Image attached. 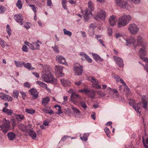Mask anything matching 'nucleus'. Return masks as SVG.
Returning <instances> with one entry per match:
<instances>
[{"mask_svg":"<svg viewBox=\"0 0 148 148\" xmlns=\"http://www.w3.org/2000/svg\"><path fill=\"white\" fill-rule=\"evenodd\" d=\"M6 31L8 35L10 36L11 35V29L8 24L6 26Z\"/></svg>","mask_w":148,"mask_h":148,"instance_id":"a18cd8bd","label":"nucleus"},{"mask_svg":"<svg viewBox=\"0 0 148 148\" xmlns=\"http://www.w3.org/2000/svg\"><path fill=\"white\" fill-rule=\"evenodd\" d=\"M95 115V112H92L91 115V117L92 118V119H93L94 120H95L96 119Z\"/></svg>","mask_w":148,"mask_h":148,"instance_id":"774afa93","label":"nucleus"},{"mask_svg":"<svg viewBox=\"0 0 148 148\" xmlns=\"http://www.w3.org/2000/svg\"><path fill=\"white\" fill-rule=\"evenodd\" d=\"M97 93L100 97H102L106 95V94L101 90L97 91Z\"/></svg>","mask_w":148,"mask_h":148,"instance_id":"49530a36","label":"nucleus"},{"mask_svg":"<svg viewBox=\"0 0 148 148\" xmlns=\"http://www.w3.org/2000/svg\"><path fill=\"white\" fill-rule=\"evenodd\" d=\"M79 55L82 56V58H81L82 60H83L84 59L83 58H84L85 59L86 58V57L88 56L85 53L83 52H80L79 53Z\"/></svg>","mask_w":148,"mask_h":148,"instance_id":"de8ad7c7","label":"nucleus"},{"mask_svg":"<svg viewBox=\"0 0 148 148\" xmlns=\"http://www.w3.org/2000/svg\"><path fill=\"white\" fill-rule=\"evenodd\" d=\"M51 47L57 53L59 52V51L58 49V47L57 46L55 45L54 47L52 46Z\"/></svg>","mask_w":148,"mask_h":148,"instance_id":"09e8293b","label":"nucleus"},{"mask_svg":"<svg viewBox=\"0 0 148 148\" xmlns=\"http://www.w3.org/2000/svg\"><path fill=\"white\" fill-rule=\"evenodd\" d=\"M85 59L88 62L90 63H91L92 62V59L91 58H90L88 55L86 57V58H85Z\"/></svg>","mask_w":148,"mask_h":148,"instance_id":"69168bd1","label":"nucleus"},{"mask_svg":"<svg viewBox=\"0 0 148 148\" xmlns=\"http://www.w3.org/2000/svg\"><path fill=\"white\" fill-rule=\"evenodd\" d=\"M131 19V17L129 15L125 14L120 17L118 19V27L121 28L126 25Z\"/></svg>","mask_w":148,"mask_h":148,"instance_id":"f03ea898","label":"nucleus"},{"mask_svg":"<svg viewBox=\"0 0 148 148\" xmlns=\"http://www.w3.org/2000/svg\"><path fill=\"white\" fill-rule=\"evenodd\" d=\"M2 111L3 112L10 115H12L13 112V110L11 109H7L5 107H4L3 108Z\"/></svg>","mask_w":148,"mask_h":148,"instance_id":"cd10ccee","label":"nucleus"},{"mask_svg":"<svg viewBox=\"0 0 148 148\" xmlns=\"http://www.w3.org/2000/svg\"><path fill=\"white\" fill-rule=\"evenodd\" d=\"M0 98L5 101H11L12 100V98L9 95L3 92L0 93Z\"/></svg>","mask_w":148,"mask_h":148,"instance_id":"a211bd4d","label":"nucleus"},{"mask_svg":"<svg viewBox=\"0 0 148 148\" xmlns=\"http://www.w3.org/2000/svg\"><path fill=\"white\" fill-rule=\"evenodd\" d=\"M31 94L33 96V98L34 99L38 97V95L37 93V90L35 88H32L29 90Z\"/></svg>","mask_w":148,"mask_h":148,"instance_id":"393cba45","label":"nucleus"},{"mask_svg":"<svg viewBox=\"0 0 148 148\" xmlns=\"http://www.w3.org/2000/svg\"><path fill=\"white\" fill-rule=\"evenodd\" d=\"M92 55L93 58L96 62H98L99 61L101 62L103 60V59L97 54L92 53Z\"/></svg>","mask_w":148,"mask_h":148,"instance_id":"a878e982","label":"nucleus"},{"mask_svg":"<svg viewBox=\"0 0 148 148\" xmlns=\"http://www.w3.org/2000/svg\"><path fill=\"white\" fill-rule=\"evenodd\" d=\"M106 16L105 12L103 10H101L98 12L95 18L97 20L99 19L104 20Z\"/></svg>","mask_w":148,"mask_h":148,"instance_id":"dca6fc26","label":"nucleus"},{"mask_svg":"<svg viewBox=\"0 0 148 148\" xmlns=\"http://www.w3.org/2000/svg\"><path fill=\"white\" fill-rule=\"evenodd\" d=\"M124 90L128 96L130 95V89L127 86H126L125 88L124 89Z\"/></svg>","mask_w":148,"mask_h":148,"instance_id":"8fccbe9b","label":"nucleus"},{"mask_svg":"<svg viewBox=\"0 0 148 148\" xmlns=\"http://www.w3.org/2000/svg\"><path fill=\"white\" fill-rule=\"evenodd\" d=\"M5 42L3 40L2 41L0 42V45L3 48L5 47Z\"/></svg>","mask_w":148,"mask_h":148,"instance_id":"e2e57ef3","label":"nucleus"},{"mask_svg":"<svg viewBox=\"0 0 148 148\" xmlns=\"http://www.w3.org/2000/svg\"><path fill=\"white\" fill-rule=\"evenodd\" d=\"M137 42V45H139L142 47H146L147 46V42L145 41L143 38L140 36L138 37Z\"/></svg>","mask_w":148,"mask_h":148,"instance_id":"f3484780","label":"nucleus"},{"mask_svg":"<svg viewBox=\"0 0 148 148\" xmlns=\"http://www.w3.org/2000/svg\"><path fill=\"white\" fill-rule=\"evenodd\" d=\"M89 135V133H85L82 136H80L81 139L83 141H86L88 140V137Z\"/></svg>","mask_w":148,"mask_h":148,"instance_id":"72a5a7b5","label":"nucleus"},{"mask_svg":"<svg viewBox=\"0 0 148 148\" xmlns=\"http://www.w3.org/2000/svg\"><path fill=\"white\" fill-rule=\"evenodd\" d=\"M79 104L85 110H86L87 107L86 103L84 101H80Z\"/></svg>","mask_w":148,"mask_h":148,"instance_id":"ea45409f","label":"nucleus"},{"mask_svg":"<svg viewBox=\"0 0 148 148\" xmlns=\"http://www.w3.org/2000/svg\"><path fill=\"white\" fill-rule=\"evenodd\" d=\"M73 71L77 75H82L83 71V66L79 64L76 63L74 64Z\"/></svg>","mask_w":148,"mask_h":148,"instance_id":"1a4fd4ad","label":"nucleus"},{"mask_svg":"<svg viewBox=\"0 0 148 148\" xmlns=\"http://www.w3.org/2000/svg\"><path fill=\"white\" fill-rule=\"evenodd\" d=\"M31 23L29 22H26L24 25L23 27L27 29H28L31 27Z\"/></svg>","mask_w":148,"mask_h":148,"instance_id":"c03bdc74","label":"nucleus"},{"mask_svg":"<svg viewBox=\"0 0 148 148\" xmlns=\"http://www.w3.org/2000/svg\"><path fill=\"white\" fill-rule=\"evenodd\" d=\"M22 50L23 51L27 52H28L29 49L26 45H24L23 46Z\"/></svg>","mask_w":148,"mask_h":148,"instance_id":"6e6d98bb","label":"nucleus"},{"mask_svg":"<svg viewBox=\"0 0 148 148\" xmlns=\"http://www.w3.org/2000/svg\"><path fill=\"white\" fill-rule=\"evenodd\" d=\"M71 108L72 110L73 115L76 118H79L81 117V112L79 109L77 107L72 106Z\"/></svg>","mask_w":148,"mask_h":148,"instance_id":"4468645a","label":"nucleus"},{"mask_svg":"<svg viewBox=\"0 0 148 148\" xmlns=\"http://www.w3.org/2000/svg\"><path fill=\"white\" fill-rule=\"evenodd\" d=\"M47 5L50 8H51V6H52V4L51 0H47Z\"/></svg>","mask_w":148,"mask_h":148,"instance_id":"680f3d73","label":"nucleus"},{"mask_svg":"<svg viewBox=\"0 0 148 148\" xmlns=\"http://www.w3.org/2000/svg\"><path fill=\"white\" fill-rule=\"evenodd\" d=\"M23 66L25 68L29 70H32L35 69L32 66L31 64L29 63H25L24 62Z\"/></svg>","mask_w":148,"mask_h":148,"instance_id":"c85d7f7f","label":"nucleus"},{"mask_svg":"<svg viewBox=\"0 0 148 148\" xmlns=\"http://www.w3.org/2000/svg\"><path fill=\"white\" fill-rule=\"evenodd\" d=\"M14 18L15 20L21 25L23 24V18L21 14H16L14 16Z\"/></svg>","mask_w":148,"mask_h":148,"instance_id":"6ab92c4d","label":"nucleus"},{"mask_svg":"<svg viewBox=\"0 0 148 148\" xmlns=\"http://www.w3.org/2000/svg\"><path fill=\"white\" fill-rule=\"evenodd\" d=\"M81 92H84L86 95L92 99L94 98L95 96V92L93 90H90L88 89H84L81 90Z\"/></svg>","mask_w":148,"mask_h":148,"instance_id":"ddd939ff","label":"nucleus"},{"mask_svg":"<svg viewBox=\"0 0 148 148\" xmlns=\"http://www.w3.org/2000/svg\"><path fill=\"white\" fill-rule=\"evenodd\" d=\"M36 83L38 85L44 88H45L47 86V84L41 81H36Z\"/></svg>","mask_w":148,"mask_h":148,"instance_id":"e433bc0d","label":"nucleus"},{"mask_svg":"<svg viewBox=\"0 0 148 148\" xmlns=\"http://www.w3.org/2000/svg\"><path fill=\"white\" fill-rule=\"evenodd\" d=\"M104 130L107 136L108 137H110V132L109 130V129L107 127H106L104 129Z\"/></svg>","mask_w":148,"mask_h":148,"instance_id":"37998d69","label":"nucleus"},{"mask_svg":"<svg viewBox=\"0 0 148 148\" xmlns=\"http://www.w3.org/2000/svg\"><path fill=\"white\" fill-rule=\"evenodd\" d=\"M56 60L59 63L67 64L65 58L62 56H57L56 57Z\"/></svg>","mask_w":148,"mask_h":148,"instance_id":"4be33fe9","label":"nucleus"},{"mask_svg":"<svg viewBox=\"0 0 148 148\" xmlns=\"http://www.w3.org/2000/svg\"><path fill=\"white\" fill-rule=\"evenodd\" d=\"M8 139L10 140H12L15 138L16 134L12 132H9L7 134Z\"/></svg>","mask_w":148,"mask_h":148,"instance_id":"bb28decb","label":"nucleus"},{"mask_svg":"<svg viewBox=\"0 0 148 148\" xmlns=\"http://www.w3.org/2000/svg\"><path fill=\"white\" fill-rule=\"evenodd\" d=\"M142 100L143 103V107L145 108L146 109L147 108V102L146 101V100L143 97H142Z\"/></svg>","mask_w":148,"mask_h":148,"instance_id":"a19ab883","label":"nucleus"},{"mask_svg":"<svg viewBox=\"0 0 148 148\" xmlns=\"http://www.w3.org/2000/svg\"><path fill=\"white\" fill-rule=\"evenodd\" d=\"M60 80L62 84L64 86L67 87L71 85V83L68 80H66L63 78H61Z\"/></svg>","mask_w":148,"mask_h":148,"instance_id":"b1692460","label":"nucleus"},{"mask_svg":"<svg viewBox=\"0 0 148 148\" xmlns=\"http://www.w3.org/2000/svg\"><path fill=\"white\" fill-rule=\"evenodd\" d=\"M55 67V70L57 72L59 76L60 77H64V74L62 73L63 67L60 65H56Z\"/></svg>","mask_w":148,"mask_h":148,"instance_id":"aec40b11","label":"nucleus"},{"mask_svg":"<svg viewBox=\"0 0 148 148\" xmlns=\"http://www.w3.org/2000/svg\"><path fill=\"white\" fill-rule=\"evenodd\" d=\"M62 7L64 8V9H66V1L65 0H62Z\"/></svg>","mask_w":148,"mask_h":148,"instance_id":"864d4df0","label":"nucleus"},{"mask_svg":"<svg viewBox=\"0 0 148 148\" xmlns=\"http://www.w3.org/2000/svg\"><path fill=\"white\" fill-rule=\"evenodd\" d=\"M16 6L19 9H21L22 6V4L21 3V0H18L16 3Z\"/></svg>","mask_w":148,"mask_h":148,"instance_id":"79ce46f5","label":"nucleus"},{"mask_svg":"<svg viewBox=\"0 0 148 148\" xmlns=\"http://www.w3.org/2000/svg\"><path fill=\"white\" fill-rule=\"evenodd\" d=\"M24 86L25 87L29 88L30 87V85L28 82H26L24 84Z\"/></svg>","mask_w":148,"mask_h":148,"instance_id":"0e129e2a","label":"nucleus"},{"mask_svg":"<svg viewBox=\"0 0 148 148\" xmlns=\"http://www.w3.org/2000/svg\"><path fill=\"white\" fill-rule=\"evenodd\" d=\"M106 91L108 95L111 96L114 95L116 98H119V95L117 89H112L110 87H108Z\"/></svg>","mask_w":148,"mask_h":148,"instance_id":"9b49d317","label":"nucleus"},{"mask_svg":"<svg viewBox=\"0 0 148 148\" xmlns=\"http://www.w3.org/2000/svg\"><path fill=\"white\" fill-rule=\"evenodd\" d=\"M96 27V24L95 23H91L90 25V27L92 28L93 29H95Z\"/></svg>","mask_w":148,"mask_h":148,"instance_id":"338daca9","label":"nucleus"},{"mask_svg":"<svg viewBox=\"0 0 148 148\" xmlns=\"http://www.w3.org/2000/svg\"><path fill=\"white\" fill-rule=\"evenodd\" d=\"M5 11L4 7L1 5H0V13H3Z\"/></svg>","mask_w":148,"mask_h":148,"instance_id":"13d9d810","label":"nucleus"},{"mask_svg":"<svg viewBox=\"0 0 148 148\" xmlns=\"http://www.w3.org/2000/svg\"><path fill=\"white\" fill-rule=\"evenodd\" d=\"M46 113L48 114H53V110L51 109V108H49V110H48L47 109V111H46Z\"/></svg>","mask_w":148,"mask_h":148,"instance_id":"5fc2aeb1","label":"nucleus"},{"mask_svg":"<svg viewBox=\"0 0 148 148\" xmlns=\"http://www.w3.org/2000/svg\"><path fill=\"white\" fill-rule=\"evenodd\" d=\"M27 132L28 133L29 135L32 138L34 139L36 137L37 134L36 132L31 129H27Z\"/></svg>","mask_w":148,"mask_h":148,"instance_id":"5701e85b","label":"nucleus"},{"mask_svg":"<svg viewBox=\"0 0 148 148\" xmlns=\"http://www.w3.org/2000/svg\"><path fill=\"white\" fill-rule=\"evenodd\" d=\"M87 79L92 83V86L93 88L96 89L101 88V86L98 84V81L96 79L92 76L88 77Z\"/></svg>","mask_w":148,"mask_h":148,"instance_id":"9d476101","label":"nucleus"},{"mask_svg":"<svg viewBox=\"0 0 148 148\" xmlns=\"http://www.w3.org/2000/svg\"><path fill=\"white\" fill-rule=\"evenodd\" d=\"M88 9H87L85 11L83 12L84 14L83 17L85 21H88L89 19L92 16L91 11L94 10L92 3L91 1H89L88 2Z\"/></svg>","mask_w":148,"mask_h":148,"instance_id":"7ed1b4c3","label":"nucleus"},{"mask_svg":"<svg viewBox=\"0 0 148 148\" xmlns=\"http://www.w3.org/2000/svg\"><path fill=\"white\" fill-rule=\"evenodd\" d=\"M55 108L58 107V114L59 115L60 114L62 113V111L61 109V107L60 106L56 105L55 106Z\"/></svg>","mask_w":148,"mask_h":148,"instance_id":"3c124183","label":"nucleus"},{"mask_svg":"<svg viewBox=\"0 0 148 148\" xmlns=\"http://www.w3.org/2000/svg\"><path fill=\"white\" fill-rule=\"evenodd\" d=\"M128 30L131 34L136 35L138 32L139 29L136 24L132 23L128 25Z\"/></svg>","mask_w":148,"mask_h":148,"instance_id":"39448f33","label":"nucleus"},{"mask_svg":"<svg viewBox=\"0 0 148 148\" xmlns=\"http://www.w3.org/2000/svg\"><path fill=\"white\" fill-rule=\"evenodd\" d=\"M135 101L132 99H130L128 103L130 105L132 106L133 108L135 110L136 112H138L139 115H140L141 111L140 110L141 103H138L137 104H135Z\"/></svg>","mask_w":148,"mask_h":148,"instance_id":"0eeeda50","label":"nucleus"},{"mask_svg":"<svg viewBox=\"0 0 148 148\" xmlns=\"http://www.w3.org/2000/svg\"><path fill=\"white\" fill-rule=\"evenodd\" d=\"M50 101V99L48 97H47L43 99L42 100V104L45 107L48 104Z\"/></svg>","mask_w":148,"mask_h":148,"instance_id":"c756f323","label":"nucleus"},{"mask_svg":"<svg viewBox=\"0 0 148 148\" xmlns=\"http://www.w3.org/2000/svg\"><path fill=\"white\" fill-rule=\"evenodd\" d=\"M19 94V93L18 90L16 89L14 90L12 94V96L14 98L18 99Z\"/></svg>","mask_w":148,"mask_h":148,"instance_id":"c9c22d12","label":"nucleus"},{"mask_svg":"<svg viewBox=\"0 0 148 148\" xmlns=\"http://www.w3.org/2000/svg\"><path fill=\"white\" fill-rule=\"evenodd\" d=\"M117 20L116 17L114 15H112L110 18L109 22L111 25L114 26L116 25Z\"/></svg>","mask_w":148,"mask_h":148,"instance_id":"412c9836","label":"nucleus"},{"mask_svg":"<svg viewBox=\"0 0 148 148\" xmlns=\"http://www.w3.org/2000/svg\"><path fill=\"white\" fill-rule=\"evenodd\" d=\"M48 69H49L48 66L44 68L45 74L42 75V79L46 82L51 83L54 84H56L58 82L57 79L54 77L51 74L50 70Z\"/></svg>","mask_w":148,"mask_h":148,"instance_id":"f257e3e1","label":"nucleus"},{"mask_svg":"<svg viewBox=\"0 0 148 148\" xmlns=\"http://www.w3.org/2000/svg\"><path fill=\"white\" fill-rule=\"evenodd\" d=\"M29 5L32 8V9L33 10V11L35 13H36V12L37 11L36 10V8L35 7V5H30L29 4Z\"/></svg>","mask_w":148,"mask_h":148,"instance_id":"bf43d9fd","label":"nucleus"},{"mask_svg":"<svg viewBox=\"0 0 148 148\" xmlns=\"http://www.w3.org/2000/svg\"><path fill=\"white\" fill-rule=\"evenodd\" d=\"M19 92L21 94V95L22 99H25V97L26 96V93L24 92L23 91H21V90Z\"/></svg>","mask_w":148,"mask_h":148,"instance_id":"603ef678","label":"nucleus"},{"mask_svg":"<svg viewBox=\"0 0 148 148\" xmlns=\"http://www.w3.org/2000/svg\"><path fill=\"white\" fill-rule=\"evenodd\" d=\"M64 34L67 35L70 37L72 35V33L70 31L67 30L66 29L64 28L63 29Z\"/></svg>","mask_w":148,"mask_h":148,"instance_id":"58836bf2","label":"nucleus"},{"mask_svg":"<svg viewBox=\"0 0 148 148\" xmlns=\"http://www.w3.org/2000/svg\"><path fill=\"white\" fill-rule=\"evenodd\" d=\"M82 80H79L78 81L75 82L74 83L76 86H79L82 84Z\"/></svg>","mask_w":148,"mask_h":148,"instance_id":"4d7b16f0","label":"nucleus"},{"mask_svg":"<svg viewBox=\"0 0 148 148\" xmlns=\"http://www.w3.org/2000/svg\"><path fill=\"white\" fill-rule=\"evenodd\" d=\"M115 1L117 5L121 8L129 9L131 7L126 0H115Z\"/></svg>","mask_w":148,"mask_h":148,"instance_id":"20e7f679","label":"nucleus"},{"mask_svg":"<svg viewBox=\"0 0 148 148\" xmlns=\"http://www.w3.org/2000/svg\"><path fill=\"white\" fill-rule=\"evenodd\" d=\"M136 40L135 38L132 37H130L129 39L126 40L127 42V45H129L134 43L135 42Z\"/></svg>","mask_w":148,"mask_h":148,"instance_id":"2f4dec72","label":"nucleus"},{"mask_svg":"<svg viewBox=\"0 0 148 148\" xmlns=\"http://www.w3.org/2000/svg\"><path fill=\"white\" fill-rule=\"evenodd\" d=\"M4 120L5 121L3 125H0V127L4 133L5 134L10 129V123L8 120H6L5 119Z\"/></svg>","mask_w":148,"mask_h":148,"instance_id":"6e6552de","label":"nucleus"},{"mask_svg":"<svg viewBox=\"0 0 148 148\" xmlns=\"http://www.w3.org/2000/svg\"><path fill=\"white\" fill-rule=\"evenodd\" d=\"M25 112L28 114H33L35 112V110L32 108L27 109L25 110Z\"/></svg>","mask_w":148,"mask_h":148,"instance_id":"4c0bfd02","label":"nucleus"},{"mask_svg":"<svg viewBox=\"0 0 148 148\" xmlns=\"http://www.w3.org/2000/svg\"><path fill=\"white\" fill-rule=\"evenodd\" d=\"M113 58L117 65L120 67H123L124 66L123 59L116 56H114Z\"/></svg>","mask_w":148,"mask_h":148,"instance_id":"2eb2a0df","label":"nucleus"},{"mask_svg":"<svg viewBox=\"0 0 148 148\" xmlns=\"http://www.w3.org/2000/svg\"><path fill=\"white\" fill-rule=\"evenodd\" d=\"M16 119L19 121H21L25 118L24 115L21 114H17L15 115Z\"/></svg>","mask_w":148,"mask_h":148,"instance_id":"7c9ffc66","label":"nucleus"},{"mask_svg":"<svg viewBox=\"0 0 148 148\" xmlns=\"http://www.w3.org/2000/svg\"><path fill=\"white\" fill-rule=\"evenodd\" d=\"M17 67H20L22 66L24 64V62H19L15 60L14 61Z\"/></svg>","mask_w":148,"mask_h":148,"instance_id":"f704fd0d","label":"nucleus"},{"mask_svg":"<svg viewBox=\"0 0 148 148\" xmlns=\"http://www.w3.org/2000/svg\"><path fill=\"white\" fill-rule=\"evenodd\" d=\"M68 92L71 94V101L74 104L77 105L79 102L78 100L81 99L79 95L74 93L72 89H70L69 90Z\"/></svg>","mask_w":148,"mask_h":148,"instance_id":"423d86ee","label":"nucleus"},{"mask_svg":"<svg viewBox=\"0 0 148 148\" xmlns=\"http://www.w3.org/2000/svg\"><path fill=\"white\" fill-rule=\"evenodd\" d=\"M18 127L19 129L23 132L26 131L27 132V127L22 123H20L18 125Z\"/></svg>","mask_w":148,"mask_h":148,"instance_id":"473e14b6","label":"nucleus"},{"mask_svg":"<svg viewBox=\"0 0 148 148\" xmlns=\"http://www.w3.org/2000/svg\"><path fill=\"white\" fill-rule=\"evenodd\" d=\"M63 99L64 101L62 103V104H66L68 102V97L67 96H64Z\"/></svg>","mask_w":148,"mask_h":148,"instance_id":"052dcab7","label":"nucleus"},{"mask_svg":"<svg viewBox=\"0 0 148 148\" xmlns=\"http://www.w3.org/2000/svg\"><path fill=\"white\" fill-rule=\"evenodd\" d=\"M142 47V48H140V50L139 51L140 58L144 61L147 63H148V59L146 57H143V56H145L146 55V52L145 51L146 47Z\"/></svg>","mask_w":148,"mask_h":148,"instance_id":"f8f14e48","label":"nucleus"}]
</instances>
